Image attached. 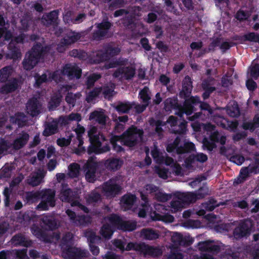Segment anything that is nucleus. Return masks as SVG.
<instances>
[{"label": "nucleus", "mask_w": 259, "mask_h": 259, "mask_svg": "<svg viewBox=\"0 0 259 259\" xmlns=\"http://www.w3.org/2000/svg\"><path fill=\"white\" fill-rule=\"evenodd\" d=\"M50 48L43 46L41 43L36 42L30 51L26 53L22 61L24 69L29 71L32 69L48 54Z\"/></svg>", "instance_id": "1"}, {"label": "nucleus", "mask_w": 259, "mask_h": 259, "mask_svg": "<svg viewBox=\"0 0 259 259\" xmlns=\"http://www.w3.org/2000/svg\"><path fill=\"white\" fill-rule=\"evenodd\" d=\"M88 135L90 142L87 150L89 154H99L110 150V147L104 135L99 134L94 135L91 131L89 132Z\"/></svg>", "instance_id": "2"}, {"label": "nucleus", "mask_w": 259, "mask_h": 259, "mask_svg": "<svg viewBox=\"0 0 259 259\" xmlns=\"http://www.w3.org/2000/svg\"><path fill=\"white\" fill-rule=\"evenodd\" d=\"M143 129L132 125L119 137L123 145L128 147H133L138 144L139 140L143 138Z\"/></svg>", "instance_id": "3"}, {"label": "nucleus", "mask_w": 259, "mask_h": 259, "mask_svg": "<svg viewBox=\"0 0 259 259\" xmlns=\"http://www.w3.org/2000/svg\"><path fill=\"white\" fill-rule=\"evenodd\" d=\"M56 192L52 189H45L40 191V203L36 208L40 210H48L50 207H53L56 205Z\"/></svg>", "instance_id": "4"}, {"label": "nucleus", "mask_w": 259, "mask_h": 259, "mask_svg": "<svg viewBox=\"0 0 259 259\" xmlns=\"http://www.w3.org/2000/svg\"><path fill=\"white\" fill-rule=\"evenodd\" d=\"M108 220L114 230L117 229L123 231H133L136 229V222L124 221L118 214L112 213L108 217Z\"/></svg>", "instance_id": "5"}, {"label": "nucleus", "mask_w": 259, "mask_h": 259, "mask_svg": "<svg viewBox=\"0 0 259 259\" xmlns=\"http://www.w3.org/2000/svg\"><path fill=\"white\" fill-rule=\"evenodd\" d=\"M97 30L94 31L92 34V39L94 40H101L108 33L112 26V23L108 19H104L101 23H96Z\"/></svg>", "instance_id": "6"}, {"label": "nucleus", "mask_w": 259, "mask_h": 259, "mask_svg": "<svg viewBox=\"0 0 259 259\" xmlns=\"http://www.w3.org/2000/svg\"><path fill=\"white\" fill-rule=\"evenodd\" d=\"M252 222L249 220L241 221L233 230V235L237 239L247 237L251 234Z\"/></svg>", "instance_id": "7"}, {"label": "nucleus", "mask_w": 259, "mask_h": 259, "mask_svg": "<svg viewBox=\"0 0 259 259\" xmlns=\"http://www.w3.org/2000/svg\"><path fill=\"white\" fill-rule=\"evenodd\" d=\"M63 254L66 259H82L87 257L89 254L86 249H81L76 247L64 248Z\"/></svg>", "instance_id": "8"}, {"label": "nucleus", "mask_w": 259, "mask_h": 259, "mask_svg": "<svg viewBox=\"0 0 259 259\" xmlns=\"http://www.w3.org/2000/svg\"><path fill=\"white\" fill-rule=\"evenodd\" d=\"M98 167L95 158L90 157L83 166L85 177L87 181L90 183H94L96 181V172Z\"/></svg>", "instance_id": "9"}, {"label": "nucleus", "mask_w": 259, "mask_h": 259, "mask_svg": "<svg viewBox=\"0 0 259 259\" xmlns=\"http://www.w3.org/2000/svg\"><path fill=\"white\" fill-rule=\"evenodd\" d=\"M41 103L35 97L30 98L26 104V111L28 114L32 117L37 116L41 112Z\"/></svg>", "instance_id": "10"}, {"label": "nucleus", "mask_w": 259, "mask_h": 259, "mask_svg": "<svg viewBox=\"0 0 259 259\" xmlns=\"http://www.w3.org/2000/svg\"><path fill=\"white\" fill-rule=\"evenodd\" d=\"M121 187L117 184L113 179H110L105 182L103 186V191L107 196L114 197L119 194L121 190Z\"/></svg>", "instance_id": "11"}, {"label": "nucleus", "mask_w": 259, "mask_h": 259, "mask_svg": "<svg viewBox=\"0 0 259 259\" xmlns=\"http://www.w3.org/2000/svg\"><path fill=\"white\" fill-rule=\"evenodd\" d=\"M81 69L76 65L66 64L63 67L62 73L67 75L70 79H79L81 76Z\"/></svg>", "instance_id": "12"}, {"label": "nucleus", "mask_w": 259, "mask_h": 259, "mask_svg": "<svg viewBox=\"0 0 259 259\" xmlns=\"http://www.w3.org/2000/svg\"><path fill=\"white\" fill-rule=\"evenodd\" d=\"M199 103H200V98L197 96H191L189 98L186 99L182 108V112L187 115L192 114L195 110V106L198 105Z\"/></svg>", "instance_id": "13"}, {"label": "nucleus", "mask_w": 259, "mask_h": 259, "mask_svg": "<svg viewBox=\"0 0 259 259\" xmlns=\"http://www.w3.org/2000/svg\"><path fill=\"white\" fill-rule=\"evenodd\" d=\"M138 249L140 250V252L145 256L158 257L162 253L159 247L150 246L144 243H142L141 246H139Z\"/></svg>", "instance_id": "14"}, {"label": "nucleus", "mask_w": 259, "mask_h": 259, "mask_svg": "<svg viewBox=\"0 0 259 259\" xmlns=\"http://www.w3.org/2000/svg\"><path fill=\"white\" fill-rule=\"evenodd\" d=\"M213 240H208L198 242V246L199 250L213 254L218 253L221 250L220 246L217 244H213Z\"/></svg>", "instance_id": "15"}, {"label": "nucleus", "mask_w": 259, "mask_h": 259, "mask_svg": "<svg viewBox=\"0 0 259 259\" xmlns=\"http://www.w3.org/2000/svg\"><path fill=\"white\" fill-rule=\"evenodd\" d=\"M29 139V134L24 131H22L19 134L13 142L10 143L11 148L16 150H19L26 145Z\"/></svg>", "instance_id": "16"}, {"label": "nucleus", "mask_w": 259, "mask_h": 259, "mask_svg": "<svg viewBox=\"0 0 259 259\" xmlns=\"http://www.w3.org/2000/svg\"><path fill=\"white\" fill-rule=\"evenodd\" d=\"M18 88V80L13 78L8 80L6 83L0 88V93L2 94H8L14 92Z\"/></svg>", "instance_id": "17"}, {"label": "nucleus", "mask_w": 259, "mask_h": 259, "mask_svg": "<svg viewBox=\"0 0 259 259\" xmlns=\"http://www.w3.org/2000/svg\"><path fill=\"white\" fill-rule=\"evenodd\" d=\"M174 195L179 199L184 202L185 204L194 203L198 200L195 192H186L182 193L180 192H176Z\"/></svg>", "instance_id": "18"}, {"label": "nucleus", "mask_w": 259, "mask_h": 259, "mask_svg": "<svg viewBox=\"0 0 259 259\" xmlns=\"http://www.w3.org/2000/svg\"><path fill=\"white\" fill-rule=\"evenodd\" d=\"M12 243L15 245H20L28 247L31 246L33 242L21 233H19L13 236L11 239Z\"/></svg>", "instance_id": "19"}, {"label": "nucleus", "mask_w": 259, "mask_h": 259, "mask_svg": "<svg viewBox=\"0 0 259 259\" xmlns=\"http://www.w3.org/2000/svg\"><path fill=\"white\" fill-rule=\"evenodd\" d=\"M58 15V10H53L42 16V22L46 26L57 25Z\"/></svg>", "instance_id": "20"}, {"label": "nucleus", "mask_w": 259, "mask_h": 259, "mask_svg": "<svg viewBox=\"0 0 259 259\" xmlns=\"http://www.w3.org/2000/svg\"><path fill=\"white\" fill-rule=\"evenodd\" d=\"M81 38V34L74 31L70 30L65 36L61 40V44L64 46H69L74 44Z\"/></svg>", "instance_id": "21"}, {"label": "nucleus", "mask_w": 259, "mask_h": 259, "mask_svg": "<svg viewBox=\"0 0 259 259\" xmlns=\"http://www.w3.org/2000/svg\"><path fill=\"white\" fill-rule=\"evenodd\" d=\"M123 163V160L119 158H109L105 162L106 167L111 171H115L120 169Z\"/></svg>", "instance_id": "22"}, {"label": "nucleus", "mask_w": 259, "mask_h": 259, "mask_svg": "<svg viewBox=\"0 0 259 259\" xmlns=\"http://www.w3.org/2000/svg\"><path fill=\"white\" fill-rule=\"evenodd\" d=\"M58 121L54 119L52 122H47L45 125V129L42 132V135L45 137H49L58 132Z\"/></svg>", "instance_id": "23"}, {"label": "nucleus", "mask_w": 259, "mask_h": 259, "mask_svg": "<svg viewBox=\"0 0 259 259\" xmlns=\"http://www.w3.org/2000/svg\"><path fill=\"white\" fill-rule=\"evenodd\" d=\"M134 105L132 102L124 101L118 102L113 106L114 108L119 114L128 113Z\"/></svg>", "instance_id": "24"}, {"label": "nucleus", "mask_w": 259, "mask_h": 259, "mask_svg": "<svg viewBox=\"0 0 259 259\" xmlns=\"http://www.w3.org/2000/svg\"><path fill=\"white\" fill-rule=\"evenodd\" d=\"M137 197L135 195L131 193H128L124 195L121 199L120 202L122 207L125 209H131L135 202H136Z\"/></svg>", "instance_id": "25"}, {"label": "nucleus", "mask_w": 259, "mask_h": 259, "mask_svg": "<svg viewBox=\"0 0 259 259\" xmlns=\"http://www.w3.org/2000/svg\"><path fill=\"white\" fill-rule=\"evenodd\" d=\"M107 117V116L105 114L103 111L95 110L90 113L89 119L91 120H95L99 124L105 125Z\"/></svg>", "instance_id": "26"}, {"label": "nucleus", "mask_w": 259, "mask_h": 259, "mask_svg": "<svg viewBox=\"0 0 259 259\" xmlns=\"http://www.w3.org/2000/svg\"><path fill=\"white\" fill-rule=\"evenodd\" d=\"M193 89L192 80L189 75H186L182 82V90L181 94H183L185 97H188L191 94Z\"/></svg>", "instance_id": "27"}, {"label": "nucleus", "mask_w": 259, "mask_h": 259, "mask_svg": "<svg viewBox=\"0 0 259 259\" xmlns=\"http://www.w3.org/2000/svg\"><path fill=\"white\" fill-rule=\"evenodd\" d=\"M91 62L95 64L108 61V57L103 50H98L93 52L90 57Z\"/></svg>", "instance_id": "28"}, {"label": "nucleus", "mask_w": 259, "mask_h": 259, "mask_svg": "<svg viewBox=\"0 0 259 259\" xmlns=\"http://www.w3.org/2000/svg\"><path fill=\"white\" fill-rule=\"evenodd\" d=\"M8 49L10 52L12 59L16 60L21 58V53L20 46L12 39L9 44Z\"/></svg>", "instance_id": "29"}, {"label": "nucleus", "mask_w": 259, "mask_h": 259, "mask_svg": "<svg viewBox=\"0 0 259 259\" xmlns=\"http://www.w3.org/2000/svg\"><path fill=\"white\" fill-rule=\"evenodd\" d=\"M103 50L105 55L108 57V61L111 57L118 55L120 52V49L118 47H114L111 44H106L104 45Z\"/></svg>", "instance_id": "30"}, {"label": "nucleus", "mask_w": 259, "mask_h": 259, "mask_svg": "<svg viewBox=\"0 0 259 259\" xmlns=\"http://www.w3.org/2000/svg\"><path fill=\"white\" fill-rule=\"evenodd\" d=\"M151 154L155 162L158 164H162L164 156L166 153L164 151H161L156 146H154L151 150Z\"/></svg>", "instance_id": "31"}, {"label": "nucleus", "mask_w": 259, "mask_h": 259, "mask_svg": "<svg viewBox=\"0 0 259 259\" xmlns=\"http://www.w3.org/2000/svg\"><path fill=\"white\" fill-rule=\"evenodd\" d=\"M32 234L41 241L49 242L50 239L46 232L38 226H35L31 228Z\"/></svg>", "instance_id": "32"}, {"label": "nucleus", "mask_w": 259, "mask_h": 259, "mask_svg": "<svg viewBox=\"0 0 259 259\" xmlns=\"http://www.w3.org/2000/svg\"><path fill=\"white\" fill-rule=\"evenodd\" d=\"M115 230L109 224L106 223L103 225L100 230V234L102 237L106 239H109L112 236Z\"/></svg>", "instance_id": "33"}, {"label": "nucleus", "mask_w": 259, "mask_h": 259, "mask_svg": "<svg viewBox=\"0 0 259 259\" xmlns=\"http://www.w3.org/2000/svg\"><path fill=\"white\" fill-rule=\"evenodd\" d=\"M40 194V191L26 192L24 197V200L27 204H32L39 199Z\"/></svg>", "instance_id": "34"}, {"label": "nucleus", "mask_w": 259, "mask_h": 259, "mask_svg": "<svg viewBox=\"0 0 259 259\" xmlns=\"http://www.w3.org/2000/svg\"><path fill=\"white\" fill-rule=\"evenodd\" d=\"M74 193L70 188H63L59 195L60 199L65 202H70L74 199Z\"/></svg>", "instance_id": "35"}, {"label": "nucleus", "mask_w": 259, "mask_h": 259, "mask_svg": "<svg viewBox=\"0 0 259 259\" xmlns=\"http://www.w3.org/2000/svg\"><path fill=\"white\" fill-rule=\"evenodd\" d=\"M110 143L112 146V149L113 151L116 152L117 153H119L121 152H124V148L120 145H118L117 143L120 142L121 143H122L121 142V139L119 137V136L117 135H112L110 138Z\"/></svg>", "instance_id": "36"}, {"label": "nucleus", "mask_w": 259, "mask_h": 259, "mask_svg": "<svg viewBox=\"0 0 259 259\" xmlns=\"http://www.w3.org/2000/svg\"><path fill=\"white\" fill-rule=\"evenodd\" d=\"M242 126L244 130L253 132L256 128L259 127V116H255L252 121L244 122Z\"/></svg>", "instance_id": "37"}, {"label": "nucleus", "mask_w": 259, "mask_h": 259, "mask_svg": "<svg viewBox=\"0 0 259 259\" xmlns=\"http://www.w3.org/2000/svg\"><path fill=\"white\" fill-rule=\"evenodd\" d=\"M42 222L47 230L53 231L57 228V223L51 216L44 217L42 219Z\"/></svg>", "instance_id": "38"}, {"label": "nucleus", "mask_w": 259, "mask_h": 259, "mask_svg": "<svg viewBox=\"0 0 259 259\" xmlns=\"http://www.w3.org/2000/svg\"><path fill=\"white\" fill-rule=\"evenodd\" d=\"M141 236L145 239L153 240L158 238L159 234L152 229H143L141 231Z\"/></svg>", "instance_id": "39"}, {"label": "nucleus", "mask_w": 259, "mask_h": 259, "mask_svg": "<svg viewBox=\"0 0 259 259\" xmlns=\"http://www.w3.org/2000/svg\"><path fill=\"white\" fill-rule=\"evenodd\" d=\"M257 165H249L247 167H243L240 171V176H241L246 180L250 174L254 173L256 174L259 173V170H257Z\"/></svg>", "instance_id": "40"}, {"label": "nucleus", "mask_w": 259, "mask_h": 259, "mask_svg": "<svg viewBox=\"0 0 259 259\" xmlns=\"http://www.w3.org/2000/svg\"><path fill=\"white\" fill-rule=\"evenodd\" d=\"M181 139L179 137H177L174 141L168 144L166 146V150L168 153L175 152L178 154V149L179 148Z\"/></svg>", "instance_id": "41"}, {"label": "nucleus", "mask_w": 259, "mask_h": 259, "mask_svg": "<svg viewBox=\"0 0 259 259\" xmlns=\"http://www.w3.org/2000/svg\"><path fill=\"white\" fill-rule=\"evenodd\" d=\"M195 148V145L192 142H185L183 145H180L179 148L178 149V154H183L191 152L194 150Z\"/></svg>", "instance_id": "42"}, {"label": "nucleus", "mask_w": 259, "mask_h": 259, "mask_svg": "<svg viewBox=\"0 0 259 259\" xmlns=\"http://www.w3.org/2000/svg\"><path fill=\"white\" fill-rule=\"evenodd\" d=\"M12 68L7 66L0 69V82H6L12 73Z\"/></svg>", "instance_id": "43"}, {"label": "nucleus", "mask_w": 259, "mask_h": 259, "mask_svg": "<svg viewBox=\"0 0 259 259\" xmlns=\"http://www.w3.org/2000/svg\"><path fill=\"white\" fill-rule=\"evenodd\" d=\"M149 90L147 87H144L139 93V98L142 100L143 103L149 105L151 97L149 94Z\"/></svg>", "instance_id": "44"}, {"label": "nucleus", "mask_w": 259, "mask_h": 259, "mask_svg": "<svg viewBox=\"0 0 259 259\" xmlns=\"http://www.w3.org/2000/svg\"><path fill=\"white\" fill-rule=\"evenodd\" d=\"M178 107V100L176 98H168L164 102V108L167 111L177 109Z\"/></svg>", "instance_id": "45"}, {"label": "nucleus", "mask_w": 259, "mask_h": 259, "mask_svg": "<svg viewBox=\"0 0 259 259\" xmlns=\"http://www.w3.org/2000/svg\"><path fill=\"white\" fill-rule=\"evenodd\" d=\"M62 248L70 247L73 243V237L71 233H66L62 239Z\"/></svg>", "instance_id": "46"}, {"label": "nucleus", "mask_w": 259, "mask_h": 259, "mask_svg": "<svg viewBox=\"0 0 259 259\" xmlns=\"http://www.w3.org/2000/svg\"><path fill=\"white\" fill-rule=\"evenodd\" d=\"M220 206V204L218 203L217 201L213 197L209 198V200L202 203L203 207L207 211H211L215 208Z\"/></svg>", "instance_id": "47"}, {"label": "nucleus", "mask_w": 259, "mask_h": 259, "mask_svg": "<svg viewBox=\"0 0 259 259\" xmlns=\"http://www.w3.org/2000/svg\"><path fill=\"white\" fill-rule=\"evenodd\" d=\"M91 223V218L89 215H80L77 217L74 224L77 226H86Z\"/></svg>", "instance_id": "48"}, {"label": "nucleus", "mask_w": 259, "mask_h": 259, "mask_svg": "<svg viewBox=\"0 0 259 259\" xmlns=\"http://www.w3.org/2000/svg\"><path fill=\"white\" fill-rule=\"evenodd\" d=\"M85 236L87 237L89 245L98 243L100 242L101 240V237L97 235L96 233L92 231L87 232Z\"/></svg>", "instance_id": "49"}, {"label": "nucleus", "mask_w": 259, "mask_h": 259, "mask_svg": "<svg viewBox=\"0 0 259 259\" xmlns=\"http://www.w3.org/2000/svg\"><path fill=\"white\" fill-rule=\"evenodd\" d=\"M42 178L40 174L37 173L27 179V183L32 187L37 186L40 184Z\"/></svg>", "instance_id": "50"}, {"label": "nucleus", "mask_w": 259, "mask_h": 259, "mask_svg": "<svg viewBox=\"0 0 259 259\" xmlns=\"http://www.w3.org/2000/svg\"><path fill=\"white\" fill-rule=\"evenodd\" d=\"M101 77V75L99 73H94L89 75L87 78L86 84L88 89L92 88L95 82Z\"/></svg>", "instance_id": "51"}, {"label": "nucleus", "mask_w": 259, "mask_h": 259, "mask_svg": "<svg viewBox=\"0 0 259 259\" xmlns=\"http://www.w3.org/2000/svg\"><path fill=\"white\" fill-rule=\"evenodd\" d=\"M174 196L175 197L170 203V206L175 211L181 210L185 204L182 200L177 198L175 195Z\"/></svg>", "instance_id": "52"}, {"label": "nucleus", "mask_w": 259, "mask_h": 259, "mask_svg": "<svg viewBox=\"0 0 259 259\" xmlns=\"http://www.w3.org/2000/svg\"><path fill=\"white\" fill-rule=\"evenodd\" d=\"M69 175L71 178H76L78 176L80 166L76 163L70 164L68 167Z\"/></svg>", "instance_id": "53"}, {"label": "nucleus", "mask_w": 259, "mask_h": 259, "mask_svg": "<svg viewBox=\"0 0 259 259\" xmlns=\"http://www.w3.org/2000/svg\"><path fill=\"white\" fill-rule=\"evenodd\" d=\"M124 69L123 75L124 77L126 80H130L133 78L136 73V69L133 67H122Z\"/></svg>", "instance_id": "54"}, {"label": "nucleus", "mask_w": 259, "mask_h": 259, "mask_svg": "<svg viewBox=\"0 0 259 259\" xmlns=\"http://www.w3.org/2000/svg\"><path fill=\"white\" fill-rule=\"evenodd\" d=\"M102 92V88H95L90 91L87 98L86 100L88 102L92 101L95 98L98 97Z\"/></svg>", "instance_id": "55"}, {"label": "nucleus", "mask_w": 259, "mask_h": 259, "mask_svg": "<svg viewBox=\"0 0 259 259\" xmlns=\"http://www.w3.org/2000/svg\"><path fill=\"white\" fill-rule=\"evenodd\" d=\"M69 55L71 57L81 60H85L87 58V53L84 51L80 50L73 49L69 52Z\"/></svg>", "instance_id": "56"}, {"label": "nucleus", "mask_w": 259, "mask_h": 259, "mask_svg": "<svg viewBox=\"0 0 259 259\" xmlns=\"http://www.w3.org/2000/svg\"><path fill=\"white\" fill-rule=\"evenodd\" d=\"M61 98L57 96H54L51 97L48 105L50 110H54L60 105Z\"/></svg>", "instance_id": "57"}, {"label": "nucleus", "mask_w": 259, "mask_h": 259, "mask_svg": "<svg viewBox=\"0 0 259 259\" xmlns=\"http://www.w3.org/2000/svg\"><path fill=\"white\" fill-rule=\"evenodd\" d=\"M215 84V79L211 76H208L204 79L201 83V88L202 89H207L209 88H215L213 85Z\"/></svg>", "instance_id": "58"}, {"label": "nucleus", "mask_w": 259, "mask_h": 259, "mask_svg": "<svg viewBox=\"0 0 259 259\" xmlns=\"http://www.w3.org/2000/svg\"><path fill=\"white\" fill-rule=\"evenodd\" d=\"M155 197L157 201L161 202H165L171 198L172 195L171 194H166L161 192H158L155 193Z\"/></svg>", "instance_id": "59"}, {"label": "nucleus", "mask_w": 259, "mask_h": 259, "mask_svg": "<svg viewBox=\"0 0 259 259\" xmlns=\"http://www.w3.org/2000/svg\"><path fill=\"white\" fill-rule=\"evenodd\" d=\"M35 83V86L39 88L43 83H46L48 81L47 75L46 73H43L41 75L36 74L34 76Z\"/></svg>", "instance_id": "60"}, {"label": "nucleus", "mask_w": 259, "mask_h": 259, "mask_svg": "<svg viewBox=\"0 0 259 259\" xmlns=\"http://www.w3.org/2000/svg\"><path fill=\"white\" fill-rule=\"evenodd\" d=\"M80 94H73L72 93H68L65 97L66 102L69 105L73 107L75 105L76 98L79 97Z\"/></svg>", "instance_id": "61"}, {"label": "nucleus", "mask_w": 259, "mask_h": 259, "mask_svg": "<svg viewBox=\"0 0 259 259\" xmlns=\"http://www.w3.org/2000/svg\"><path fill=\"white\" fill-rule=\"evenodd\" d=\"M123 24L128 29L133 30L136 27L134 19L132 16L125 18L122 22Z\"/></svg>", "instance_id": "62"}, {"label": "nucleus", "mask_w": 259, "mask_h": 259, "mask_svg": "<svg viewBox=\"0 0 259 259\" xmlns=\"http://www.w3.org/2000/svg\"><path fill=\"white\" fill-rule=\"evenodd\" d=\"M25 118L26 116L23 112H19L16 114L15 122L18 124L19 126H22L25 125L27 122Z\"/></svg>", "instance_id": "63"}, {"label": "nucleus", "mask_w": 259, "mask_h": 259, "mask_svg": "<svg viewBox=\"0 0 259 259\" xmlns=\"http://www.w3.org/2000/svg\"><path fill=\"white\" fill-rule=\"evenodd\" d=\"M250 76L254 79L259 77V64L256 63L249 67Z\"/></svg>", "instance_id": "64"}]
</instances>
